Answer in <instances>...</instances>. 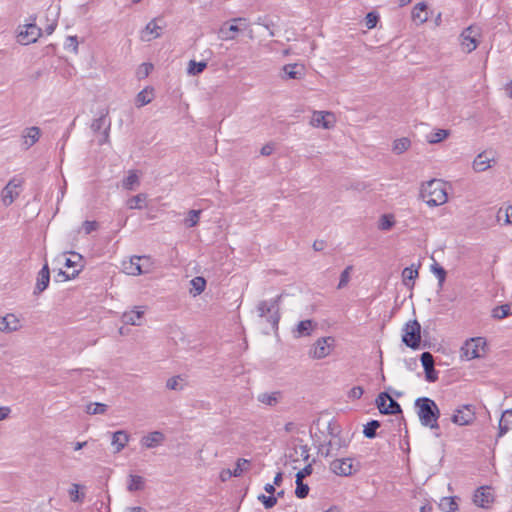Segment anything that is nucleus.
Returning <instances> with one entry per match:
<instances>
[{
	"mask_svg": "<svg viewBox=\"0 0 512 512\" xmlns=\"http://www.w3.org/2000/svg\"><path fill=\"white\" fill-rule=\"evenodd\" d=\"M207 67V62L201 61L196 62L195 60H190L187 66V74L190 76H197L201 74Z\"/></svg>",
	"mask_w": 512,
	"mask_h": 512,
	"instance_id": "obj_38",
	"label": "nucleus"
},
{
	"mask_svg": "<svg viewBox=\"0 0 512 512\" xmlns=\"http://www.w3.org/2000/svg\"><path fill=\"white\" fill-rule=\"evenodd\" d=\"M130 441V435L124 430H118L112 434L111 445L114 453L121 452L128 442Z\"/></svg>",
	"mask_w": 512,
	"mask_h": 512,
	"instance_id": "obj_24",
	"label": "nucleus"
},
{
	"mask_svg": "<svg viewBox=\"0 0 512 512\" xmlns=\"http://www.w3.org/2000/svg\"><path fill=\"white\" fill-rule=\"evenodd\" d=\"M334 347V339L332 337H322L316 340L309 351L310 357L313 359H323L330 355Z\"/></svg>",
	"mask_w": 512,
	"mask_h": 512,
	"instance_id": "obj_9",
	"label": "nucleus"
},
{
	"mask_svg": "<svg viewBox=\"0 0 512 512\" xmlns=\"http://www.w3.org/2000/svg\"><path fill=\"white\" fill-rule=\"evenodd\" d=\"M497 221L503 225H512V205L499 209Z\"/></svg>",
	"mask_w": 512,
	"mask_h": 512,
	"instance_id": "obj_35",
	"label": "nucleus"
},
{
	"mask_svg": "<svg viewBox=\"0 0 512 512\" xmlns=\"http://www.w3.org/2000/svg\"><path fill=\"white\" fill-rule=\"evenodd\" d=\"M22 327V319L15 313H7L4 316H0V333L11 334L21 330Z\"/></svg>",
	"mask_w": 512,
	"mask_h": 512,
	"instance_id": "obj_12",
	"label": "nucleus"
},
{
	"mask_svg": "<svg viewBox=\"0 0 512 512\" xmlns=\"http://www.w3.org/2000/svg\"><path fill=\"white\" fill-rule=\"evenodd\" d=\"M258 402L267 406H276L282 400V393L280 391L264 392L257 396Z\"/></svg>",
	"mask_w": 512,
	"mask_h": 512,
	"instance_id": "obj_28",
	"label": "nucleus"
},
{
	"mask_svg": "<svg viewBox=\"0 0 512 512\" xmlns=\"http://www.w3.org/2000/svg\"><path fill=\"white\" fill-rule=\"evenodd\" d=\"M511 306L509 304H504L498 307H495L492 310V317L495 319H503L511 314Z\"/></svg>",
	"mask_w": 512,
	"mask_h": 512,
	"instance_id": "obj_45",
	"label": "nucleus"
},
{
	"mask_svg": "<svg viewBox=\"0 0 512 512\" xmlns=\"http://www.w3.org/2000/svg\"><path fill=\"white\" fill-rule=\"evenodd\" d=\"M380 426L379 422L376 421V420H373L371 422H369L365 428H364V435L367 437V438H374L375 435H376V429Z\"/></svg>",
	"mask_w": 512,
	"mask_h": 512,
	"instance_id": "obj_50",
	"label": "nucleus"
},
{
	"mask_svg": "<svg viewBox=\"0 0 512 512\" xmlns=\"http://www.w3.org/2000/svg\"><path fill=\"white\" fill-rule=\"evenodd\" d=\"M363 393H364V390L361 386H355V387L351 388L350 391L348 392V397L350 399H359V398H361Z\"/></svg>",
	"mask_w": 512,
	"mask_h": 512,
	"instance_id": "obj_60",
	"label": "nucleus"
},
{
	"mask_svg": "<svg viewBox=\"0 0 512 512\" xmlns=\"http://www.w3.org/2000/svg\"><path fill=\"white\" fill-rule=\"evenodd\" d=\"M395 225V219L392 214H384L378 221V228L381 231H388Z\"/></svg>",
	"mask_w": 512,
	"mask_h": 512,
	"instance_id": "obj_41",
	"label": "nucleus"
},
{
	"mask_svg": "<svg viewBox=\"0 0 512 512\" xmlns=\"http://www.w3.org/2000/svg\"><path fill=\"white\" fill-rule=\"evenodd\" d=\"M296 485L297 486H296V490H295V495L300 499L305 498L309 492L308 485L304 484L303 480H300V481L296 480Z\"/></svg>",
	"mask_w": 512,
	"mask_h": 512,
	"instance_id": "obj_52",
	"label": "nucleus"
},
{
	"mask_svg": "<svg viewBox=\"0 0 512 512\" xmlns=\"http://www.w3.org/2000/svg\"><path fill=\"white\" fill-rule=\"evenodd\" d=\"M250 461L244 458H239L236 462V467L233 470L234 477H239L241 474L248 469Z\"/></svg>",
	"mask_w": 512,
	"mask_h": 512,
	"instance_id": "obj_49",
	"label": "nucleus"
},
{
	"mask_svg": "<svg viewBox=\"0 0 512 512\" xmlns=\"http://www.w3.org/2000/svg\"><path fill=\"white\" fill-rule=\"evenodd\" d=\"M494 500L495 495L492 488L482 486V508H489Z\"/></svg>",
	"mask_w": 512,
	"mask_h": 512,
	"instance_id": "obj_43",
	"label": "nucleus"
},
{
	"mask_svg": "<svg viewBox=\"0 0 512 512\" xmlns=\"http://www.w3.org/2000/svg\"><path fill=\"white\" fill-rule=\"evenodd\" d=\"M190 284L192 286L190 293L195 297L200 295L205 290L206 280L203 277L197 276L190 281Z\"/></svg>",
	"mask_w": 512,
	"mask_h": 512,
	"instance_id": "obj_37",
	"label": "nucleus"
},
{
	"mask_svg": "<svg viewBox=\"0 0 512 512\" xmlns=\"http://www.w3.org/2000/svg\"><path fill=\"white\" fill-rule=\"evenodd\" d=\"M108 113L101 114L97 119H95L91 124V129L94 132L103 131L98 135V144L103 145L108 143L109 141V130H110V120L107 118Z\"/></svg>",
	"mask_w": 512,
	"mask_h": 512,
	"instance_id": "obj_11",
	"label": "nucleus"
},
{
	"mask_svg": "<svg viewBox=\"0 0 512 512\" xmlns=\"http://www.w3.org/2000/svg\"><path fill=\"white\" fill-rule=\"evenodd\" d=\"M81 486L79 484L73 483L69 490V498L72 502H83L85 494L83 492H80Z\"/></svg>",
	"mask_w": 512,
	"mask_h": 512,
	"instance_id": "obj_42",
	"label": "nucleus"
},
{
	"mask_svg": "<svg viewBox=\"0 0 512 512\" xmlns=\"http://www.w3.org/2000/svg\"><path fill=\"white\" fill-rule=\"evenodd\" d=\"M378 20H379L378 14H376L374 12L368 13L365 18L366 27L368 29H373L374 27H376Z\"/></svg>",
	"mask_w": 512,
	"mask_h": 512,
	"instance_id": "obj_56",
	"label": "nucleus"
},
{
	"mask_svg": "<svg viewBox=\"0 0 512 512\" xmlns=\"http://www.w3.org/2000/svg\"><path fill=\"white\" fill-rule=\"evenodd\" d=\"M402 341L412 349H418L421 342V327L417 320L406 323L403 329Z\"/></svg>",
	"mask_w": 512,
	"mask_h": 512,
	"instance_id": "obj_5",
	"label": "nucleus"
},
{
	"mask_svg": "<svg viewBox=\"0 0 512 512\" xmlns=\"http://www.w3.org/2000/svg\"><path fill=\"white\" fill-rule=\"evenodd\" d=\"M295 452L299 454V456L304 460L307 461L309 459V448L307 445H300L299 447L295 448Z\"/></svg>",
	"mask_w": 512,
	"mask_h": 512,
	"instance_id": "obj_61",
	"label": "nucleus"
},
{
	"mask_svg": "<svg viewBox=\"0 0 512 512\" xmlns=\"http://www.w3.org/2000/svg\"><path fill=\"white\" fill-rule=\"evenodd\" d=\"M473 412L469 407H464L463 409L457 410V412L453 415V422L458 425H467L473 420Z\"/></svg>",
	"mask_w": 512,
	"mask_h": 512,
	"instance_id": "obj_29",
	"label": "nucleus"
},
{
	"mask_svg": "<svg viewBox=\"0 0 512 512\" xmlns=\"http://www.w3.org/2000/svg\"><path fill=\"white\" fill-rule=\"evenodd\" d=\"M148 199V195L145 193H139L135 196L130 197L126 201V205L129 209H138L141 210L146 207V202Z\"/></svg>",
	"mask_w": 512,
	"mask_h": 512,
	"instance_id": "obj_32",
	"label": "nucleus"
},
{
	"mask_svg": "<svg viewBox=\"0 0 512 512\" xmlns=\"http://www.w3.org/2000/svg\"><path fill=\"white\" fill-rule=\"evenodd\" d=\"M410 146H411V141L409 138H406V137L399 138L393 142L392 151L395 154L400 155V154L406 152L410 148Z\"/></svg>",
	"mask_w": 512,
	"mask_h": 512,
	"instance_id": "obj_36",
	"label": "nucleus"
},
{
	"mask_svg": "<svg viewBox=\"0 0 512 512\" xmlns=\"http://www.w3.org/2000/svg\"><path fill=\"white\" fill-rule=\"evenodd\" d=\"M487 154H488L487 152L482 154V158L485 156V160L482 159V170L490 168L492 166V164L495 163V155H494V153L490 152L489 156Z\"/></svg>",
	"mask_w": 512,
	"mask_h": 512,
	"instance_id": "obj_58",
	"label": "nucleus"
},
{
	"mask_svg": "<svg viewBox=\"0 0 512 512\" xmlns=\"http://www.w3.org/2000/svg\"><path fill=\"white\" fill-rule=\"evenodd\" d=\"M480 337H473L467 340L460 350L462 360H472L479 357Z\"/></svg>",
	"mask_w": 512,
	"mask_h": 512,
	"instance_id": "obj_15",
	"label": "nucleus"
},
{
	"mask_svg": "<svg viewBox=\"0 0 512 512\" xmlns=\"http://www.w3.org/2000/svg\"><path fill=\"white\" fill-rule=\"evenodd\" d=\"M258 500L264 505L266 509H270L277 504V498L272 495L266 496L264 494H260L258 496Z\"/></svg>",
	"mask_w": 512,
	"mask_h": 512,
	"instance_id": "obj_51",
	"label": "nucleus"
},
{
	"mask_svg": "<svg viewBox=\"0 0 512 512\" xmlns=\"http://www.w3.org/2000/svg\"><path fill=\"white\" fill-rule=\"evenodd\" d=\"M146 312L145 306H135L132 310L123 313L121 319L124 324L140 326Z\"/></svg>",
	"mask_w": 512,
	"mask_h": 512,
	"instance_id": "obj_16",
	"label": "nucleus"
},
{
	"mask_svg": "<svg viewBox=\"0 0 512 512\" xmlns=\"http://www.w3.org/2000/svg\"><path fill=\"white\" fill-rule=\"evenodd\" d=\"M312 473V466L311 464H308L303 469L297 472L296 474V480L300 481L303 480L306 476H309Z\"/></svg>",
	"mask_w": 512,
	"mask_h": 512,
	"instance_id": "obj_62",
	"label": "nucleus"
},
{
	"mask_svg": "<svg viewBox=\"0 0 512 512\" xmlns=\"http://www.w3.org/2000/svg\"><path fill=\"white\" fill-rule=\"evenodd\" d=\"M480 37V27L471 25L467 27L461 34V47L462 50L470 53L476 49L478 38Z\"/></svg>",
	"mask_w": 512,
	"mask_h": 512,
	"instance_id": "obj_10",
	"label": "nucleus"
},
{
	"mask_svg": "<svg viewBox=\"0 0 512 512\" xmlns=\"http://www.w3.org/2000/svg\"><path fill=\"white\" fill-rule=\"evenodd\" d=\"M122 270L131 276L148 274L153 270V261L149 256H132L122 261Z\"/></svg>",
	"mask_w": 512,
	"mask_h": 512,
	"instance_id": "obj_3",
	"label": "nucleus"
},
{
	"mask_svg": "<svg viewBox=\"0 0 512 512\" xmlns=\"http://www.w3.org/2000/svg\"><path fill=\"white\" fill-rule=\"evenodd\" d=\"M421 363L425 371V378L428 382H435L438 379V372L434 369V358L430 352L421 355Z\"/></svg>",
	"mask_w": 512,
	"mask_h": 512,
	"instance_id": "obj_19",
	"label": "nucleus"
},
{
	"mask_svg": "<svg viewBox=\"0 0 512 512\" xmlns=\"http://www.w3.org/2000/svg\"><path fill=\"white\" fill-rule=\"evenodd\" d=\"M140 185V176L135 170L128 171V175L122 181V187L126 190H135Z\"/></svg>",
	"mask_w": 512,
	"mask_h": 512,
	"instance_id": "obj_31",
	"label": "nucleus"
},
{
	"mask_svg": "<svg viewBox=\"0 0 512 512\" xmlns=\"http://www.w3.org/2000/svg\"><path fill=\"white\" fill-rule=\"evenodd\" d=\"M330 469L338 476H350L357 470L352 458L335 459L330 463Z\"/></svg>",
	"mask_w": 512,
	"mask_h": 512,
	"instance_id": "obj_14",
	"label": "nucleus"
},
{
	"mask_svg": "<svg viewBox=\"0 0 512 512\" xmlns=\"http://www.w3.org/2000/svg\"><path fill=\"white\" fill-rule=\"evenodd\" d=\"M68 254L70 255L69 257L66 256V253L58 257V260H64V266L66 268L74 269L71 274L64 271L59 272V275L64 276L66 280L75 278L83 267L81 264L82 256L79 253L69 252Z\"/></svg>",
	"mask_w": 512,
	"mask_h": 512,
	"instance_id": "obj_7",
	"label": "nucleus"
},
{
	"mask_svg": "<svg viewBox=\"0 0 512 512\" xmlns=\"http://www.w3.org/2000/svg\"><path fill=\"white\" fill-rule=\"evenodd\" d=\"M182 378L179 376L169 378L166 382V387L170 390H181L183 388Z\"/></svg>",
	"mask_w": 512,
	"mask_h": 512,
	"instance_id": "obj_54",
	"label": "nucleus"
},
{
	"mask_svg": "<svg viewBox=\"0 0 512 512\" xmlns=\"http://www.w3.org/2000/svg\"><path fill=\"white\" fill-rule=\"evenodd\" d=\"M418 277V269L414 268V266L406 267L402 271V280L403 284L407 287L412 286L410 284L411 281H414Z\"/></svg>",
	"mask_w": 512,
	"mask_h": 512,
	"instance_id": "obj_39",
	"label": "nucleus"
},
{
	"mask_svg": "<svg viewBox=\"0 0 512 512\" xmlns=\"http://www.w3.org/2000/svg\"><path fill=\"white\" fill-rule=\"evenodd\" d=\"M352 267L351 266H348L342 273H341V276H340V281H339V284H338V289H341V288H344L348 282H349V279H350V271H351Z\"/></svg>",
	"mask_w": 512,
	"mask_h": 512,
	"instance_id": "obj_57",
	"label": "nucleus"
},
{
	"mask_svg": "<svg viewBox=\"0 0 512 512\" xmlns=\"http://www.w3.org/2000/svg\"><path fill=\"white\" fill-rule=\"evenodd\" d=\"M164 441L165 436L162 432L153 431L144 435L140 440V444L146 449H152L162 445Z\"/></svg>",
	"mask_w": 512,
	"mask_h": 512,
	"instance_id": "obj_20",
	"label": "nucleus"
},
{
	"mask_svg": "<svg viewBox=\"0 0 512 512\" xmlns=\"http://www.w3.org/2000/svg\"><path fill=\"white\" fill-rule=\"evenodd\" d=\"M143 487H144L143 477L138 476V475H130L129 483H128L129 491H138V490L143 489Z\"/></svg>",
	"mask_w": 512,
	"mask_h": 512,
	"instance_id": "obj_48",
	"label": "nucleus"
},
{
	"mask_svg": "<svg viewBox=\"0 0 512 512\" xmlns=\"http://www.w3.org/2000/svg\"><path fill=\"white\" fill-rule=\"evenodd\" d=\"M164 25H159L157 20L150 21L141 32V39L149 42L161 36Z\"/></svg>",
	"mask_w": 512,
	"mask_h": 512,
	"instance_id": "obj_21",
	"label": "nucleus"
},
{
	"mask_svg": "<svg viewBox=\"0 0 512 512\" xmlns=\"http://www.w3.org/2000/svg\"><path fill=\"white\" fill-rule=\"evenodd\" d=\"M316 326L317 324L310 319L300 321L293 329V336L295 338L310 336Z\"/></svg>",
	"mask_w": 512,
	"mask_h": 512,
	"instance_id": "obj_26",
	"label": "nucleus"
},
{
	"mask_svg": "<svg viewBox=\"0 0 512 512\" xmlns=\"http://www.w3.org/2000/svg\"><path fill=\"white\" fill-rule=\"evenodd\" d=\"M308 123L315 129L332 130L337 124V117L332 111L313 110Z\"/></svg>",
	"mask_w": 512,
	"mask_h": 512,
	"instance_id": "obj_4",
	"label": "nucleus"
},
{
	"mask_svg": "<svg viewBox=\"0 0 512 512\" xmlns=\"http://www.w3.org/2000/svg\"><path fill=\"white\" fill-rule=\"evenodd\" d=\"M40 135V128L36 126L26 128L22 133V145L24 149H29L30 147H32L39 140Z\"/></svg>",
	"mask_w": 512,
	"mask_h": 512,
	"instance_id": "obj_25",
	"label": "nucleus"
},
{
	"mask_svg": "<svg viewBox=\"0 0 512 512\" xmlns=\"http://www.w3.org/2000/svg\"><path fill=\"white\" fill-rule=\"evenodd\" d=\"M432 272L438 278L439 284L442 285L446 278V271L438 264L432 265Z\"/></svg>",
	"mask_w": 512,
	"mask_h": 512,
	"instance_id": "obj_55",
	"label": "nucleus"
},
{
	"mask_svg": "<svg viewBox=\"0 0 512 512\" xmlns=\"http://www.w3.org/2000/svg\"><path fill=\"white\" fill-rule=\"evenodd\" d=\"M450 135V131L447 129H435L426 135V141L429 144L440 143Z\"/></svg>",
	"mask_w": 512,
	"mask_h": 512,
	"instance_id": "obj_33",
	"label": "nucleus"
},
{
	"mask_svg": "<svg viewBox=\"0 0 512 512\" xmlns=\"http://www.w3.org/2000/svg\"><path fill=\"white\" fill-rule=\"evenodd\" d=\"M245 18H234L231 22L232 24L229 27L222 26L220 28V37L223 40H233L236 37V33L240 31V28L236 25L238 22H245Z\"/></svg>",
	"mask_w": 512,
	"mask_h": 512,
	"instance_id": "obj_27",
	"label": "nucleus"
},
{
	"mask_svg": "<svg viewBox=\"0 0 512 512\" xmlns=\"http://www.w3.org/2000/svg\"><path fill=\"white\" fill-rule=\"evenodd\" d=\"M154 98V89L146 87L140 91L135 98V105L140 108L149 104Z\"/></svg>",
	"mask_w": 512,
	"mask_h": 512,
	"instance_id": "obj_30",
	"label": "nucleus"
},
{
	"mask_svg": "<svg viewBox=\"0 0 512 512\" xmlns=\"http://www.w3.org/2000/svg\"><path fill=\"white\" fill-rule=\"evenodd\" d=\"M153 69V65L150 64V63H143L141 64L137 71H136V76L139 78V79H143L145 77H147L150 72L152 71Z\"/></svg>",
	"mask_w": 512,
	"mask_h": 512,
	"instance_id": "obj_53",
	"label": "nucleus"
},
{
	"mask_svg": "<svg viewBox=\"0 0 512 512\" xmlns=\"http://www.w3.org/2000/svg\"><path fill=\"white\" fill-rule=\"evenodd\" d=\"M234 474H233V471H231L230 469H223L221 472H220V480L222 482H226L228 481L231 477H233Z\"/></svg>",
	"mask_w": 512,
	"mask_h": 512,
	"instance_id": "obj_63",
	"label": "nucleus"
},
{
	"mask_svg": "<svg viewBox=\"0 0 512 512\" xmlns=\"http://www.w3.org/2000/svg\"><path fill=\"white\" fill-rule=\"evenodd\" d=\"M22 180L12 178L1 191V201L4 206H10L19 196L22 188Z\"/></svg>",
	"mask_w": 512,
	"mask_h": 512,
	"instance_id": "obj_8",
	"label": "nucleus"
},
{
	"mask_svg": "<svg viewBox=\"0 0 512 512\" xmlns=\"http://www.w3.org/2000/svg\"><path fill=\"white\" fill-rule=\"evenodd\" d=\"M429 18L428 5L425 2L417 3L411 12V19L416 25L424 24Z\"/></svg>",
	"mask_w": 512,
	"mask_h": 512,
	"instance_id": "obj_23",
	"label": "nucleus"
},
{
	"mask_svg": "<svg viewBox=\"0 0 512 512\" xmlns=\"http://www.w3.org/2000/svg\"><path fill=\"white\" fill-rule=\"evenodd\" d=\"M415 406L417 408V415L419 417L420 423L423 426L430 428H437V420L440 415V411L436 403L427 397L418 398L415 401Z\"/></svg>",
	"mask_w": 512,
	"mask_h": 512,
	"instance_id": "obj_2",
	"label": "nucleus"
},
{
	"mask_svg": "<svg viewBox=\"0 0 512 512\" xmlns=\"http://www.w3.org/2000/svg\"><path fill=\"white\" fill-rule=\"evenodd\" d=\"M349 441L338 435H333L326 447V450L322 453L326 457L337 456L340 451L348 446Z\"/></svg>",
	"mask_w": 512,
	"mask_h": 512,
	"instance_id": "obj_17",
	"label": "nucleus"
},
{
	"mask_svg": "<svg viewBox=\"0 0 512 512\" xmlns=\"http://www.w3.org/2000/svg\"><path fill=\"white\" fill-rule=\"evenodd\" d=\"M376 404L379 411L383 414H398L401 412L400 405L387 392H382L378 395Z\"/></svg>",
	"mask_w": 512,
	"mask_h": 512,
	"instance_id": "obj_13",
	"label": "nucleus"
},
{
	"mask_svg": "<svg viewBox=\"0 0 512 512\" xmlns=\"http://www.w3.org/2000/svg\"><path fill=\"white\" fill-rule=\"evenodd\" d=\"M273 151H274V146H273V144H266V145H264V146L261 148L260 153H261V155H263V156H269V155H271V154L273 153Z\"/></svg>",
	"mask_w": 512,
	"mask_h": 512,
	"instance_id": "obj_64",
	"label": "nucleus"
},
{
	"mask_svg": "<svg viewBox=\"0 0 512 512\" xmlns=\"http://www.w3.org/2000/svg\"><path fill=\"white\" fill-rule=\"evenodd\" d=\"M98 227L99 225L96 221H85L82 225V229L85 234H90L91 232L96 231Z\"/></svg>",
	"mask_w": 512,
	"mask_h": 512,
	"instance_id": "obj_59",
	"label": "nucleus"
},
{
	"mask_svg": "<svg viewBox=\"0 0 512 512\" xmlns=\"http://www.w3.org/2000/svg\"><path fill=\"white\" fill-rule=\"evenodd\" d=\"M41 36V29L33 23L20 25L17 31V42L21 45L34 43Z\"/></svg>",
	"mask_w": 512,
	"mask_h": 512,
	"instance_id": "obj_6",
	"label": "nucleus"
},
{
	"mask_svg": "<svg viewBox=\"0 0 512 512\" xmlns=\"http://www.w3.org/2000/svg\"><path fill=\"white\" fill-rule=\"evenodd\" d=\"M421 197L428 206H440L447 202V184L438 179H433L421 187Z\"/></svg>",
	"mask_w": 512,
	"mask_h": 512,
	"instance_id": "obj_1",
	"label": "nucleus"
},
{
	"mask_svg": "<svg viewBox=\"0 0 512 512\" xmlns=\"http://www.w3.org/2000/svg\"><path fill=\"white\" fill-rule=\"evenodd\" d=\"M106 411L107 405L103 403H89L85 408V412L90 415L104 414Z\"/></svg>",
	"mask_w": 512,
	"mask_h": 512,
	"instance_id": "obj_47",
	"label": "nucleus"
},
{
	"mask_svg": "<svg viewBox=\"0 0 512 512\" xmlns=\"http://www.w3.org/2000/svg\"><path fill=\"white\" fill-rule=\"evenodd\" d=\"M510 429H512V409L506 410L502 413L499 421V434L503 435Z\"/></svg>",
	"mask_w": 512,
	"mask_h": 512,
	"instance_id": "obj_34",
	"label": "nucleus"
},
{
	"mask_svg": "<svg viewBox=\"0 0 512 512\" xmlns=\"http://www.w3.org/2000/svg\"><path fill=\"white\" fill-rule=\"evenodd\" d=\"M305 76V66L300 63L286 64L281 69L282 79H302Z\"/></svg>",
	"mask_w": 512,
	"mask_h": 512,
	"instance_id": "obj_18",
	"label": "nucleus"
},
{
	"mask_svg": "<svg viewBox=\"0 0 512 512\" xmlns=\"http://www.w3.org/2000/svg\"><path fill=\"white\" fill-rule=\"evenodd\" d=\"M439 508L443 512H455L458 509V504L454 497H443L439 502Z\"/></svg>",
	"mask_w": 512,
	"mask_h": 512,
	"instance_id": "obj_40",
	"label": "nucleus"
},
{
	"mask_svg": "<svg viewBox=\"0 0 512 512\" xmlns=\"http://www.w3.org/2000/svg\"><path fill=\"white\" fill-rule=\"evenodd\" d=\"M201 212V210H190L184 220L185 226L188 228L196 226L199 222Z\"/></svg>",
	"mask_w": 512,
	"mask_h": 512,
	"instance_id": "obj_46",
	"label": "nucleus"
},
{
	"mask_svg": "<svg viewBox=\"0 0 512 512\" xmlns=\"http://www.w3.org/2000/svg\"><path fill=\"white\" fill-rule=\"evenodd\" d=\"M50 282V271L48 264H44L42 269L39 271L36 279L35 288L33 291L34 295L41 294L44 290L47 289Z\"/></svg>",
	"mask_w": 512,
	"mask_h": 512,
	"instance_id": "obj_22",
	"label": "nucleus"
},
{
	"mask_svg": "<svg viewBox=\"0 0 512 512\" xmlns=\"http://www.w3.org/2000/svg\"><path fill=\"white\" fill-rule=\"evenodd\" d=\"M276 306V300L271 301H261L257 306V311L260 317H265L269 314L272 309Z\"/></svg>",
	"mask_w": 512,
	"mask_h": 512,
	"instance_id": "obj_44",
	"label": "nucleus"
}]
</instances>
